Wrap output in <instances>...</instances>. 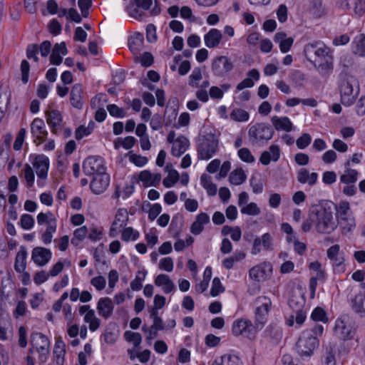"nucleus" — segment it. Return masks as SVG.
Segmentation results:
<instances>
[{
  "label": "nucleus",
  "mask_w": 365,
  "mask_h": 365,
  "mask_svg": "<svg viewBox=\"0 0 365 365\" xmlns=\"http://www.w3.org/2000/svg\"><path fill=\"white\" fill-rule=\"evenodd\" d=\"M304 53L315 65H318L324 73H329L332 70V56L329 48L324 44H308L304 47Z\"/></svg>",
  "instance_id": "obj_1"
},
{
  "label": "nucleus",
  "mask_w": 365,
  "mask_h": 365,
  "mask_svg": "<svg viewBox=\"0 0 365 365\" xmlns=\"http://www.w3.org/2000/svg\"><path fill=\"white\" fill-rule=\"evenodd\" d=\"M311 218L315 222L316 230L319 233L330 234L338 227L330 209L320 207L312 213Z\"/></svg>",
  "instance_id": "obj_2"
},
{
  "label": "nucleus",
  "mask_w": 365,
  "mask_h": 365,
  "mask_svg": "<svg viewBox=\"0 0 365 365\" xmlns=\"http://www.w3.org/2000/svg\"><path fill=\"white\" fill-rule=\"evenodd\" d=\"M336 222L343 235H347L356 228L355 218L346 201H341L336 207Z\"/></svg>",
  "instance_id": "obj_3"
},
{
  "label": "nucleus",
  "mask_w": 365,
  "mask_h": 365,
  "mask_svg": "<svg viewBox=\"0 0 365 365\" xmlns=\"http://www.w3.org/2000/svg\"><path fill=\"white\" fill-rule=\"evenodd\" d=\"M272 304L271 299L266 296H259L255 300V323L261 329L267 322Z\"/></svg>",
  "instance_id": "obj_4"
},
{
  "label": "nucleus",
  "mask_w": 365,
  "mask_h": 365,
  "mask_svg": "<svg viewBox=\"0 0 365 365\" xmlns=\"http://www.w3.org/2000/svg\"><path fill=\"white\" fill-rule=\"evenodd\" d=\"M339 91L341 103L345 106H351L359 92L356 80L352 77L343 79L340 83Z\"/></svg>",
  "instance_id": "obj_5"
},
{
  "label": "nucleus",
  "mask_w": 365,
  "mask_h": 365,
  "mask_svg": "<svg viewBox=\"0 0 365 365\" xmlns=\"http://www.w3.org/2000/svg\"><path fill=\"white\" fill-rule=\"evenodd\" d=\"M273 271V265L270 262L262 261L249 269L248 276L252 281L262 284L272 279Z\"/></svg>",
  "instance_id": "obj_6"
},
{
  "label": "nucleus",
  "mask_w": 365,
  "mask_h": 365,
  "mask_svg": "<svg viewBox=\"0 0 365 365\" xmlns=\"http://www.w3.org/2000/svg\"><path fill=\"white\" fill-rule=\"evenodd\" d=\"M29 160L36 170L38 185L43 186L50 166L49 158L43 154H31Z\"/></svg>",
  "instance_id": "obj_7"
},
{
  "label": "nucleus",
  "mask_w": 365,
  "mask_h": 365,
  "mask_svg": "<svg viewBox=\"0 0 365 365\" xmlns=\"http://www.w3.org/2000/svg\"><path fill=\"white\" fill-rule=\"evenodd\" d=\"M261 330L257 324L244 318L237 319L232 325V333L235 336H242L247 339L252 340L257 333Z\"/></svg>",
  "instance_id": "obj_8"
},
{
  "label": "nucleus",
  "mask_w": 365,
  "mask_h": 365,
  "mask_svg": "<svg viewBox=\"0 0 365 365\" xmlns=\"http://www.w3.org/2000/svg\"><path fill=\"white\" fill-rule=\"evenodd\" d=\"M350 351L347 344H329L326 347L325 365H336L337 360H344Z\"/></svg>",
  "instance_id": "obj_9"
},
{
  "label": "nucleus",
  "mask_w": 365,
  "mask_h": 365,
  "mask_svg": "<svg viewBox=\"0 0 365 365\" xmlns=\"http://www.w3.org/2000/svg\"><path fill=\"white\" fill-rule=\"evenodd\" d=\"M129 222V213L126 208H118L111 220L108 235L115 238L120 235V230L125 228Z\"/></svg>",
  "instance_id": "obj_10"
},
{
  "label": "nucleus",
  "mask_w": 365,
  "mask_h": 365,
  "mask_svg": "<svg viewBox=\"0 0 365 365\" xmlns=\"http://www.w3.org/2000/svg\"><path fill=\"white\" fill-rule=\"evenodd\" d=\"M217 147L218 140L215 135L205 136L198 146V158L204 160L210 159L216 153Z\"/></svg>",
  "instance_id": "obj_11"
},
{
  "label": "nucleus",
  "mask_w": 365,
  "mask_h": 365,
  "mask_svg": "<svg viewBox=\"0 0 365 365\" xmlns=\"http://www.w3.org/2000/svg\"><path fill=\"white\" fill-rule=\"evenodd\" d=\"M168 142L172 145L171 154L175 157H180L189 148V140L182 135H177L174 131H170L167 137Z\"/></svg>",
  "instance_id": "obj_12"
},
{
  "label": "nucleus",
  "mask_w": 365,
  "mask_h": 365,
  "mask_svg": "<svg viewBox=\"0 0 365 365\" xmlns=\"http://www.w3.org/2000/svg\"><path fill=\"white\" fill-rule=\"evenodd\" d=\"M83 168L88 175H95L106 172L104 159L101 156H89L83 162Z\"/></svg>",
  "instance_id": "obj_13"
},
{
  "label": "nucleus",
  "mask_w": 365,
  "mask_h": 365,
  "mask_svg": "<svg viewBox=\"0 0 365 365\" xmlns=\"http://www.w3.org/2000/svg\"><path fill=\"white\" fill-rule=\"evenodd\" d=\"M273 135V129L264 123L256 124L249 129V135L255 142L268 141Z\"/></svg>",
  "instance_id": "obj_14"
},
{
  "label": "nucleus",
  "mask_w": 365,
  "mask_h": 365,
  "mask_svg": "<svg viewBox=\"0 0 365 365\" xmlns=\"http://www.w3.org/2000/svg\"><path fill=\"white\" fill-rule=\"evenodd\" d=\"M327 257L331 261L334 269L337 272L345 270L344 253L340 250L339 245H334L327 250Z\"/></svg>",
  "instance_id": "obj_15"
},
{
  "label": "nucleus",
  "mask_w": 365,
  "mask_h": 365,
  "mask_svg": "<svg viewBox=\"0 0 365 365\" xmlns=\"http://www.w3.org/2000/svg\"><path fill=\"white\" fill-rule=\"evenodd\" d=\"M274 247L273 237L269 232H266L259 237H257L252 244V254L257 255L262 250H272Z\"/></svg>",
  "instance_id": "obj_16"
},
{
  "label": "nucleus",
  "mask_w": 365,
  "mask_h": 365,
  "mask_svg": "<svg viewBox=\"0 0 365 365\" xmlns=\"http://www.w3.org/2000/svg\"><path fill=\"white\" fill-rule=\"evenodd\" d=\"M31 133L34 143L41 144L46 138L48 132L43 119L35 118L31 124Z\"/></svg>",
  "instance_id": "obj_17"
},
{
  "label": "nucleus",
  "mask_w": 365,
  "mask_h": 365,
  "mask_svg": "<svg viewBox=\"0 0 365 365\" xmlns=\"http://www.w3.org/2000/svg\"><path fill=\"white\" fill-rule=\"evenodd\" d=\"M232 68L233 65L230 59L224 56L215 58L212 63V72L217 76H222L230 72Z\"/></svg>",
  "instance_id": "obj_18"
},
{
  "label": "nucleus",
  "mask_w": 365,
  "mask_h": 365,
  "mask_svg": "<svg viewBox=\"0 0 365 365\" xmlns=\"http://www.w3.org/2000/svg\"><path fill=\"white\" fill-rule=\"evenodd\" d=\"M348 303L351 310L360 317L365 316V292L351 294L348 298Z\"/></svg>",
  "instance_id": "obj_19"
},
{
  "label": "nucleus",
  "mask_w": 365,
  "mask_h": 365,
  "mask_svg": "<svg viewBox=\"0 0 365 365\" xmlns=\"http://www.w3.org/2000/svg\"><path fill=\"white\" fill-rule=\"evenodd\" d=\"M109 182L110 177L106 172L95 175L91 182V189L96 195L101 194L107 189Z\"/></svg>",
  "instance_id": "obj_20"
},
{
  "label": "nucleus",
  "mask_w": 365,
  "mask_h": 365,
  "mask_svg": "<svg viewBox=\"0 0 365 365\" xmlns=\"http://www.w3.org/2000/svg\"><path fill=\"white\" fill-rule=\"evenodd\" d=\"M334 333L341 340L348 341L353 339L354 329L346 325L344 319L338 318L335 322Z\"/></svg>",
  "instance_id": "obj_21"
},
{
  "label": "nucleus",
  "mask_w": 365,
  "mask_h": 365,
  "mask_svg": "<svg viewBox=\"0 0 365 365\" xmlns=\"http://www.w3.org/2000/svg\"><path fill=\"white\" fill-rule=\"evenodd\" d=\"M52 252L49 249L36 247L34 248L31 253V259L39 267L46 265L51 259Z\"/></svg>",
  "instance_id": "obj_22"
},
{
  "label": "nucleus",
  "mask_w": 365,
  "mask_h": 365,
  "mask_svg": "<svg viewBox=\"0 0 365 365\" xmlns=\"http://www.w3.org/2000/svg\"><path fill=\"white\" fill-rule=\"evenodd\" d=\"M138 179L143 186L145 187H155L161 180V175L157 173H153L150 170H145L139 173Z\"/></svg>",
  "instance_id": "obj_23"
},
{
  "label": "nucleus",
  "mask_w": 365,
  "mask_h": 365,
  "mask_svg": "<svg viewBox=\"0 0 365 365\" xmlns=\"http://www.w3.org/2000/svg\"><path fill=\"white\" fill-rule=\"evenodd\" d=\"M304 300L302 297H293L289 299V304L292 309H296L295 323L300 327L307 319V313L300 308L303 306Z\"/></svg>",
  "instance_id": "obj_24"
},
{
  "label": "nucleus",
  "mask_w": 365,
  "mask_h": 365,
  "mask_svg": "<svg viewBox=\"0 0 365 365\" xmlns=\"http://www.w3.org/2000/svg\"><path fill=\"white\" fill-rule=\"evenodd\" d=\"M96 309L98 314L104 319L109 318L114 309V305L112 299L108 297L99 299Z\"/></svg>",
  "instance_id": "obj_25"
},
{
  "label": "nucleus",
  "mask_w": 365,
  "mask_h": 365,
  "mask_svg": "<svg viewBox=\"0 0 365 365\" xmlns=\"http://www.w3.org/2000/svg\"><path fill=\"white\" fill-rule=\"evenodd\" d=\"M46 122L52 129V132H56L61 128L62 115L59 110L56 109H48L46 113Z\"/></svg>",
  "instance_id": "obj_26"
},
{
  "label": "nucleus",
  "mask_w": 365,
  "mask_h": 365,
  "mask_svg": "<svg viewBox=\"0 0 365 365\" xmlns=\"http://www.w3.org/2000/svg\"><path fill=\"white\" fill-rule=\"evenodd\" d=\"M280 148L279 145L272 144L269 146L268 150L264 151L259 158V161L262 165H267L271 161L277 162L280 158Z\"/></svg>",
  "instance_id": "obj_27"
},
{
  "label": "nucleus",
  "mask_w": 365,
  "mask_h": 365,
  "mask_svg": "<svg viewBox=\"0 0 365 365\" xmlns=\"http://www.w3.org/2000/svg\"><path fill=\"white\" fill-rule=\"evenodd\" d=\"M274 41L279 44V50L282 53L289 51L294 43V38L291 36H287V34L284 31L277 32L274 34Z\"/></svg>",
  "instance_id": "obj_28"
},
{
  "label": "nucleus",
  "mask_w": 365,
  "mask_h": 365,
  "mask_svg": "<svg viewBox=\"0 0 365 365\" xmlns=\"http://www.w3.org/2000/svg\"><path fill=\"white\" fill-rule=\"evenodd\" d=\"M155 284L160 287L165 294H170L175 290V285L170 277L165 274H159L154 279Z\"/></svg>",
  "instance_id": "obj_29"
},
{
  "label": "nucleus",
  "mask_w": 365,
  "mask_h": 365,
  "mask_svg": "<svg viewBox=\"0 0 365 365\" xmlns=\"http://www.w3.org/2000/svg\"><path fill=\"white\" fill-rule=\"evenodd\" d=\"M271 123L277 131L289 133L293 130V123L287 116L274 115L271 118Z\"/></svg>",
  "instance_id": "obj_30"
},
{
  "label": "nucleus",
  "mask_w": 365,
  "mask_h": 365,
  "mask_svg": "<svg viewBox=\"0 0 365 365\" xmlns=\"http://www.w3.org/2000/svg\"><path fill=\"white\" fill-rule=\"evenodd\" d=\"M222 39V34L217 29H211L204 35L205 45L209 48L217 47Z\"/></svg>",
  "instance_id": "obj_31"
},
{
  "label": "nucleus",
  "mask_w": 365,
  "mask_h": 365,
  "mask_svg": "<svg viewBox=\"0 0 365 365\" xmlns=\"http://www.w3.org/2000/svg\"><path fill=\"white\" fill-rule=\"evenodd\" d=\"M68 53L65 42L56 43L53 48L52 53L50 56V62L53 65H60L62 63L63 58Z\"/></svg>",
  "instance_id": "obj_32"
},
{
  "label": "nucleus",
  "mask_w": 365,
  "mask_h": 365,
  "mask_svg": "<svg viewBox=\"0 0 365 365\" xmlns=\"http://www.w3.org/2000/svg\"><path fill=\"white\" fill-rule=\"evenodd\" d=\"M210 222V216L205 212L199 213L190 227V232L195 235L200 234L205 225Z\"/></svg>",
  "instance_id": "obj_33"
},
{
  "label": "nucleus",
  "mask_w": 365,
  "mask_h": 365,
  "mask_svg": "<svg viewBox=\"0 0 365 365\" xmlns=\"http://www.w3.org/2000/svg\"><path fill=\"white\" fill-rule=\"evenodd\" d=\"M212 365H243L240 358L231 353L225 354L217 357L212 362Z\"/></svg>",
  "instance_id": "obj_34"
},
{
  "label": "nucleus",
  "mask_w": 365,
  "mask_h": 365,
  "mask_svg": "<svg viewBox=\"0 0 365 365\" xmlns=\"http://www.w3.org/2000/svg\"><path fill=\"white\" fill-rule=\"evenodd\" d=\"M318 179L317 173H309L305 168L300 169L297 173V180L302 184L307 183L309 185H314Z\"/></svg>",
  "instance_id": "obj_35"
},
{
  "label": "nucleus",
  "mask_w": 365,
  "mask_h": 365,
  "mask_svg": "<svg viewBox=\"0 0 365 365\" xmlns=\"http://www.w3.org/2000/svg\"><path fill=\"white\" fill-rule=\"evenodd\" d=\"M144 38L142 34H135L128 40V46L134 55H138L143 48Z\"/></svg>",
  "instance_id": "obj_36"
},
{
  "label": "nucleus",
  "mask_w": 365,
  "mask_h": 365,
  "mask_svg": "<svg viewBox=\"0 0 365 365\" xmlns=\"http://www.w3.org/2000/svg\"><path fill=\"white\" fill-rule=\"evenodd\" d=\"M83 88L81 85L76 84L73 86L71 92V103L76 108L83 107Z\"/></svg>",
  "instance_id": "obj_37"
},
{
  "label": "nucleus",
  "mask_w": 365,
  "mask_h": 365,
  "mask_svg": "<svg viewBox=\"0 0 365 365\" xmlns=\"http://www.w3.org/2000/svg\"><path fill=\"white\" fill-rule=\"evenodd\" d=\"M140 344H133V346L132 349H128V354L130 355V358L131 359H135L138 358L139 361L142 363L147 362L150 356V352L149 350H143L140 352Z\"/></svg>",
  "instance_id": "obj_38"
},
{
  "label": "nucleus",
  "mask_w": 365,
  "mask_h": 365,
  "mask_svg": "<svg viewBox=\"0 0 365 365\" xmlns=\"http://www.w3.org/2000/svg\"><path fill=\"white\" fill-rule=\"evenodd\" d=\"M246 257V254L243 251H236L232 255L225 258L222 261V266L226 269H231L234 267L235 263L242 261Z\"/></svg>",
  "instance_id": "obj_39"
},
{
  "label": "nucleus",
  "mask_w": 365,
  "mask_h": 365,
  "mask_svg": "<svg viewBox=\"0 0 365 365\" xmlns=\"http://www.w3.org/2000/svg\"><path fill=\"white\" fill-rule=\"evenodd\" d=\"M122 241L125 242H135L140 238V234L138 230L128 225L122 229L120 232Z\"/></svg>",
  "instance_id": "obj_40"
},
{
  "label": "nucleus",
  "mask_w": 365,
  "mask_h": 365,
  "mask_svg": "<svg viewBox=\"0 0 365 365\" xmlns=\"http://www.w3.org/2000/svg\"><path fill=\"white\" fill-rule=\"evenodd\" d=\"M324 332L322 325L316 324L312 329L304 332V337L309 341H320Z\"/></svg>",
  "instance_id": "obj_41"
},
{
  "label": "nucleus",
  "mask_w": 365,
  "mask_h": 365,
  "mask_svg": "<svg viewBox=\"0 0 365 365\" xmlns=\"http://www.w3.org/2000/svg\"><path fill=\"white\" fill-rule=\"evenodd\" d=\"M27 252L21 248L16 254L14 262V269L16 272H24L26 267Z\"/></svg>",
  "instance_id": "obj_42"
},
{
  "label": "nucleus",
  "mask_w": 365,
  "mask_h": 365,
  "mask_svg": "<svg viewBox=\"0 0 365 365\" xmlns=\"http://www.w3.org/2000/svg\"><path fill=\"white\" fill-rule=\"evenodd\" d=\"M200 185L206 190L210 196H214L217 194V186L212 182L210 176L206 174H202L200 177Z\"/></svg>",
  "instance_id": "obj_43"
},
{
  "label": "nucleus",
  "mask_w": 365,
  "mask_h": 365,
  "mask_svg": "<svg viewBox=\"0 0 365 365\" xmlns=\"http://www.w3.org/2000/svg\"><path fill=\"white\" fill-rule=\"evenodd\" d=\"M135 143L136 140L133 136L118 138L113 142V147L115 150H118L120 148H123L125 150H129L135 145Z\"/></svg>",
  "instance_id": "obj_44"
},
{
  "label": "nucleus",
  "mask_w": 365,
  "mask_h": 365,
  "mask_svg": "<svg viewBox=\"0 0 365 365\" xmlns=\"http://www.w3.org/2000/svg\"><path fill=\"white\" fill-rule=\"evenodd\" d=\"M352 51L360 56H365V35L359 34L354 38L352 42Z\"/></svg>",
  "instance_id": "obj_45"
},
{
  "label": "nucleus",
  "mask_w": 365,
  "mask_h": 365,
  "mask_svg": "<svg viewBox=\"0 0 365 365\" xmlns=\"http://www.w3.org/2000/svg\"><path fill=\"white\" fill-rule=\"evenodd\" d=\"M21 177L25 180L27 187H33L35 182V175L33 168L30 165H24L21 171Z\"/></svg>",
  "instance_id": "obj_46"
},
{
  "label": "nucleus",
  "mask_w": 365,
  "mask_h": 365,
  "mask_svg": "<svg viewBox=\"0 0 365 365\" xmlns=\"http://www.w3.org/2000/svg\"><path fill=\"white\" fill-rule=\"evenodd\" d=\"M247 179V175L244 170L241 168H236L232 170L230 175L229 180L231 184L240 185L242 184Z\"/></svg>",
  "instance_id": "obj_47"
},
{
  "label": "nucleus",
  "mask_w": 365,
  "mask_h": 365,
  "mask_svg": "<svg viewBox=\"0 0 365 365\" xmlns=\"http://www.w3.org/2000/svg\"><path fill=\"white\" fill-rule=\"evenodd\" d=\"M148 274V271L145 269L138 270L134 279L130 282V288L133 291H139L143 287V283L145 281Z\"/></svg>",
  "instance_id": "obj_48"
},
{
  "label": "nucleus",
  "mask_w": 365,
  "mask_h": 365,
  "mask_svg": "<svg viewBox=\"0 0 365 365\" xmlns=\"http://www.w3.org/2000/svg\"><path fill=\"white\" fill-rule=\"evenodd\" d=\"M359 173L354 169H346L340 176V182L343 184H355L358 180Z\"/></svg>",
  "instance_id": "obj_49"
},
{
  "label": "nucleus",
  "mask_w": 365,
  "mask_h": 365,
  "mask_svg": "<svg viewBox=\"0 0 365 365\" xmlns=\"http://www.w3.org/2000/svg\"><path fill=\"white\" fill-rule=\"evenodd\" d=\"M84 322L88 324L91 331H95L100 327L101 320L96 317L95 311H89L84 316Z\"/></svg>",
  "instance_id": "obj_50"
},
{
  "label": "nucleus",
  "mask_w": 365,
  "mask_h": 365,
  "mask_svg": "<svg viewBox=\"0 0 365 365\" xmlns=\"http://www.w3.org/2000/svg\"><path fill=\"white\" fill-rule=\"evenodd\" d=\"M37 222L39 225L47 224V226L57 225L56 219L51 212L46 213L39 212L36 217Z\"/></svg>",
  "instance_id": "obj_51"
},
{
  "label": "nucleus",
  "mask_w": 365,
  "mask_h": 365,
  "mask_svg": "<svg viewBox=\"0 0 365 365\" xmlns=\"http://www.w3.org/2000/svg\"><path fill=\"white\" fill-rule=\"evenodd\" d=\"M71 265V262L68 259L59 260L56 263H55L49 269V274L51 277H56L63 271L65 267H70Z\"/></svg>",
  "instance_id": "obj_52"
},
{
  "label": "nucleus",
  "mask_w": 365,
  "mask_h": 365,
  "mask_svg": "<svg viewBox=\"0 0 365 365\" xmlns=\"http://www.w3.org/2000/svg\"><path fill=\"white\" fill-rule=\"evenodd\" d=\"M295 349L302 357H309L315 349V344H296Z\"/></svg>",
  "instance_id": "obj_53"
},
{
  "label": "nucleus",
  "mask_w": 365,
  "mask_h": 365,
  "mask_svg": "<svg viewBox=\"0 0 365 365\" xmlns=\"http://www.w3.org/2000/svg\"><path fill=\"white\" fill-rule=\"evenodd\" d=\"M104 235V229L101 226H92L88 230V238L92 242L100 241Z\"/></svg>",
  "instance_id": "obj_54"
},
{
  "label": "nucleus",
  "mask_w": 365,
  "mask_h": 365,
  "mask_svg": "<svg viewBox=\"0 0 365 365\" xmlns=\"http://www.w3.org/2000/svg\"><path fill=\"white\" fill-rule=\"evenodd\" d=\"M94 126L95 123L93 121H90L87 126L84 125L79 126L76 130V138L81 140L88 136L93 132Z\"/></svg>",
  "instance_id": "obj_55"
},
{
  "label": "nucleus",
  "mask_w": 365,
  "mask_h": 365,
  "mask_svg": "<svg viewBox=\"0 0 365 365\" xmlns=\"http://www.w3.org/2000/svg\"><path fill=\"white\" fill-rule=\"evenodd\" d=\"M222 233L224 235H230L231 239L233 241L238 242L242 237V231L241 229L236 227H230V226H224L222 230Z\"/></svg>",
  "instance_id": "obj_56"
},
{
  "label": "nucleus",
  "mask_w": 365,
  "mask_h": 365,
  "mask_svg": "<svg viewBox=\"0 0 365 365\" xmlns=\"http://www.w3.org/2000/svg\"><path fill=\"white\" fill-rule=\"evenodd\" d=\"M179 180V173L175 170L168 171L167 176L163 180V185L166 188L173 187Z\"/></svg>",
  "instance_id": "obj_57"
},
{
  "label": "nucleus",
  "mask_w": 365,
  "mask_h": 365,
  "mask_svg": "<svg viewBox=\"0 0 365 365\" xmlns=\"http://www.w3.org/2000/svg\"><path fill=\"white\" fill-rule=\"evenodd\" d=\"M230 118L236 122H247L250 118V114L241 108H235L230 113Z\"/></svg>",
  "instance_id": "obj_58"
},
{
  "label": "nucleus",
  "mask_w": 365,
  "mask_h": 365,
  "mask_svg": "<svg viewBox=\"0 0 365 365\" xmlns=\"http://www.w3.org/2000/svg\"><path fill=\"white\" fill-rule=\"evenodd\" d=\"M129 161L137 167H143L148 163V158L145 156L129 152L128 154Z\"/></svg>",
  "instance_id": "obj_59"
},
{
  "label": "nucleus",
  "mask_w": 365,
  "mask_h": 365,
  "mask_svg": "<svg viewBox=\"0 0 365 365\" xmlns=\"http://www.w3.org/2000/svg\"><path fill=\"white\" fill-rule=\"evenodd\" d=\"M135 187L133 184H125L123 187H118L115 191L117 197L125 200L128 198L134 192Z\"/></svg>",
  "instance_id": "obj_60"
},
{
  "label": "nucleus",
  "mask_w": 365,
  "mask_h": 365,
  "mask_svg": "<svg viewBox=\"0 0 365 365\" xmlns=\"http://www.w3.org/2000/svg\"><path fill=\"white\" fill-rule=\"evenodd\" d=\"M57 225L47 226L46 230L41 235L40 239L44 245H49L56 232Z\"/></svg>",
  "instance_id": "obj_61"
},
{
  "label": "nucleus",
  "mask_w": 365,
  "mask_h": 365,
  "mask_svg": "<svg viewBox=\"0 0 365 365\" xmlns=\"http://www.w3.org/2000/svg\"><path fill=\"white\" fill-rule=\"evenodd\" d=\"M240 212L244 215L256 216L261 212V210L257 203L252 202L246 205H243L240 209Z\"/></svg>",
  "instance_id": "obj_62"
},
{
  "label": "nucleus",
  "mask_w": 365,
  "mask_h": 365,
  "mask_svg": "<svg viewBox=\"0 0 365 365\" xmlns=\"http://www.w3.org/2000/svg\"><path fill=\"white\" fill-rule=\"evenodd\" d=\"M311 319L315 322H322L327 323L328 322V317L327 312L322 307H316L311 314Z\"/></svg>",
  "instance_id": "obj_63"
},
{
  "label": "nucleus",
  "mask_w": 365,
  "mask_h": 365,
  "mask_svg": "<svg viewBox=\"0 0 365 365\" xmlns=\"http://www.w3.org/2000/svg\"><path fill=\"white\" fill-rule=\"evenodd\" d=\"M158 231L155 227L150 229L145 232V239L148 246L153 247L158 242Z\"/></svg>",
  "instance_id": "obj_64"
}]
</instances>
